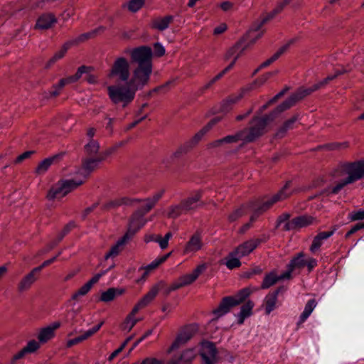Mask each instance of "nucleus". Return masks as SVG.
Masks as SVG:
<instances>
[{
  "mask_svg": "<svg viewBox=\"0 0 364 364\" xmlns=\"http://www.w3.org/2000/svg\"><path fill=\"white\" fill-rule=\"evenodd\" d=\"M137 312L138 311H134V308L133 307L132 311L127 316L122 324V329L123 331L129 332L136 324V323L141 320V318H138L136 317Z\"/></svg>",
  "mask_w": 364,
  "mask_h": 364,
  "instance_id": "nucleus-33",
  "label": "nucleus"
},
{
  "mask_svg": "<svg viewBox=\"0 0 364 364\" xmlns=\"http://www.w3.org/2000/svg\"><path fill=\"white\" fill-rule=\"evenodd\" d=\"M196 355L195 348H188L183 350L176 360H178L179 363L188 364L196 358Z\"/></svg>",
  "mask_w": 364,
  "mask_h": 364,
  "instance_id": "nucleus-41",
  "label": "nucleus"
},
{
  "mask_svg": "<svg viewBox=\"0 0 364 364\" xmlns=\"http://www.w3.org/2000/svg\"><path fill=\"white\" fill-rule=\"evenodd\" d=\"M84 149L87 155L93 156L98 153L100 144L97 140L91 139L85 145Z\"/></svg>",
  "mask_w": 364,
  "mask_h": 364,
  "instance_id": "nucleus-44",
  "label": "nucleus"
},
{
  "mask_svg": "<svg viewBox=\"0 0 364 364\" xmlns=\"http://www.w3.org/2000/svg\"><path fill=\"white\" fill-rule=\"evenodd\" d=\"M155 53L158 56H162L165 54V48L160 43H156L154 44Z\"/></svg>",
  "mask_w": 364,
  "mask_h": 364,
  "instance_id": "nucleus-61",
  "label": "nucleus"
},
{
  "mask_svg": "<svg viewBox=\"0 0 364 364\" xmlns=\"http://www.w3.org/2000/svg\"><path fill=\"white\" fill-rule=\"evenodd\" d=\"M63 156V154H60L43 159L36 168V173L38 175L44 174L49 169L53 162L57 159L61 158Z\"/></svg>",
  "mask_w": 364,
  "mask_h": 364,
  "instance_id": "nucleus-28",
  "label": "nucleus"
},
{
  "mask_svg": "<svg viewBox=\"0 0 364 364\" xmlns=\"http://www.w3.org/2000/svg\"><path fill=\"white\" fill-rule=\"evenodd\" d=\"M204 246L202 235L199 232L192 235L183 247V255H193L201 250Z\"/></svg>",
  "mask_w": 364,
  "mask_h": 364,
  "instance_id": "nucleus-15",
  "label": "nucleus"
},
{
  "mask_svg": "<svg viewBox=\"0 0 364 364\" xmlns=\"http://www.w3.org/2000/svg\"><path fill=\"white\" fill-rule=\"evenodd\" d=\"M244 213L245 212L243 208L237 209L229 215L228 220L230 222H234L242 217Z\"/></svg>",
  "mask_w": 364,
  "mask_h": 364,
  "instance_id": "nucleus-55",
  "label": "nucleus"
},
{
  "mask_svg": "<svg viewBox=\"0 0 364 364\" xmlns=\"http://www.w3.org/2000/svg\"><path fill=\"white\" fill-rule=\"evenodd\" d=\"M288 48L289 44H285L280 47L269 58L267 59L269 63L272 64L276 61L283 53L286 52Z\"/></svg>",
  "mask_w": 364,
  "mask_h": 364,
  "instance_id": "nucleus-50",
  "label": "nucleus"
},
{
  "mask_svg": "<svg viewBox=\"0 0 364 364\" xmlns=\"http://www.w3.org/2000/svg\"><path fill=\"white\" fill-rule=\"evenodd\" d=\"M207 268L205 264L198 265L191 273L181 275L176 281L180 288L193 283Z\"/></svg>",
  "mask_w": 364,
  "mask_h": 364,
  "instance_id": "nucleus-17",
  "label": "nucleus"
},
{
  "mask_svg": "<svg viewBox=\"0 0 364 364\" xmlns=\"http://www.w3.org/2000/svg\"><path fill=\"white\" fill-rule=\"evenodd\" d=\"M91 67L82 65L77 69L76 73L74 75L60 80L58 84L53 85V90L50 93L51 96L55 97L58 95L60 90L65 85L75 82L82 76L83 73H89Z\"/></svg>",
  "mask_w": 364,
  "mask_h": 364,
  "instance_id": "nucleus-12",
  "label": "nucleus"
},
{
  "mask_svg": "<svg viewBox=\"0 0 364 364\" xmlns=\"http://www.w3.org/2000/svg\"><path fill=\"white\" fill-rule=\"evenodd\" d=\"M123 53L130 55L132 60L138 63V66L133 70L127 82L136 91L142 89L149 83L152 73L151 49L141 46L133 49H125Z\"/></svg>",
  "mask_w": 364,
  "mask_h": 364,
  "instance_id": "nucleus-2",
  "label": "nucleus"
},
{
  "mask_svg": "<svg viewBox=\"0 0 364 364\" xmlns=\"http://www.w3.org/2000/svg\"><path fill=\"white\" fill-rule=\"evenodd\" d=\"M102 324H103V322H101L99 324L88 329L87 331L84 332L82 335H80L76 338H74L73 339L68 340L66 343V346L68 348H70L74 345H76L80 342H82V341L87 340L88 338L91 337L96 332H97L102 327Z\"/></svg>",
  "mask_w": 364,
  "mask_h": 364,
  "instance_id": "nucleus-24",
  "label": "nucleus"
},
{
  "mask_svg": "<svg viewBox=\"0 0 364 364\" xmlns=\"http://www.w3.org/2000/svg\"><path fill=\"white\" fill-rule=\"evenodd\" d=\"M361 229H364V223L355 224L348 230V232H346L345 237L348 238L351 235L355 233L357 231Z\"/></svg>",
  "mask_w": 364,
  "mask_h": 364,
  "instance_id": "nucleus-56",
  "label": "nucleus"
},
{
  "mask_svg": "<svg viewBox=\"0 0 364 364\" xmlns=\"http://www.w3.org/2000/svg\"><path fill=\"white\" fill-rule=\"evenodd\" d=\"M186 213L182 203L178 205H171L168 210L167 216L171 218H176L183 213Z\"/></svg>",
  "mask_w": 364,
  "mask_h": 364,
  "instance_id": "nucleus-45",
  "label": "nucleus"
},
{
  "mask_svg": "<svg viewBox=\"0 0 364 364\" xmlns=\"http://www.w3.org/2000/svg\"><path fill=\"white\" fill-rule=\"evenodd\" d=\"M173 19V16H166L164 17H158L153 20L151 26L153 28L160 31L167 29Z\"/></svg>",
  "mask_w": 364,
  "mask_h": 364,
  "instance_id": "nucleus-32",
  "label": "nucleus"
},
{
  "mask_svg": "<svg viewBox=\"0 0 364 364\" xmlns=\"http://www.w3.org/2000/svg\"><path fill=\"white\" fill-rule=\"evenodd\" d=\"M289 3H286V0H284L283 1H281L277 4L275 8L272 10V11L268 15L267 18H264L262 21L260 22L259 25L255 27H252L247 33V40L251 43H254L256 42L257 40H258L259 38L262 37L263 35V31L260 30V28L262 26V25L269 18H272L274 17L277 14L280 13L284 8Z\"/></svg>",
  "mask_w": 364,
  "mask_h": 364,
  "instance_id": "nucleus-10",
  "label": "nucleus"
},
{
  "mask_svg": "<svg viewBox=\"0 0 364 364\" xmlns=\"http://www.w3.org/2000/svg\"><path fill=\"white\" fill-rule=\"evenodd\" d=\"M300 119V115L295 114L289 119L286 120L283 124L277 129L276 132L277 137H283L290 129L294 127L295 124Z\"/></svg>",
  "mask_w": 364,
  "mask_h": 364,
  "instance_id": "nucleus-26",
  "label": "nucleus"
},
{
  "mask_svg": "<svg viewBox=\"0 0 364 364\" xmlns=\"http://www.w3.org/2000/svg\"><path fill=\"white\" fill-rule=\"evenodd\" d=\"M337 230V227H333L331 230L327 232H319L313 240L312 244L309 248L310 251L313 253L318 251L323 245L324 241L327 240L329 237L334 235Z\"/></svg>",
  "mask_w": 364,
  "mask_h": 364,
  "instance_id": "nucleus-22",
  "label": "nucleus"
},
{
  "mask_svg": "<svg viewBox=\"0 0 364 364\" xmlns=\"http://www.w3.org/2000/svg\"><path fill=\"white\" fill-rule=\"evenodd\" d=\"M200 354L203 364H214L216 362L217 349L211 342L201 343Z\"/></svg>",
  "mask_w": 364,
  "mask_h": 364,
  "instance_id": "nucleus-16",
  "label": "nucleus"
},
{
  "mask_svg": "<svg viewBox=\"0 0 364 364\" xmlns=\"http://www.w3.org/2000/svg\"><path fill=\"white\" fill-rule=\"evenodd\" d=\"M247 48V45L243 41H240L230 47L225 53L224 58L225 60H232L229 65L232 68L235 65L236 61L243 54Z\"/></svg>",
  "mask_w": 364,
  "mask_h": 364,
  "instance_id": "nucleus-18",
  "label": "nucleus"
},
{
  "mask_svg": "<svg viewBox=\"0 0 364 364\" xmlns=\"http://www.w3.org/2000/svg\"><path fill=\"white\" fill-rule=\"evenodd\" d=\"M293 192L294 190L291 188V182L289 181L278 193L271 197L264 198L259 204L255 205L252 207L254 213L251 215L250 222L255 221L259 214L269 209L277 202L283 200L289 197Z\"/></svg>",
  "mask_w": 364,
  "mask_h": 364,
  "instance_id": "nucleus-7",
  "label": "nucleus"
},
{
  "mask_svg": "<svg viewBox=\"0 0 364 364\" xmlns=\"http://www.w3.org/2000/svg\"><path fill=\"white\" fill-rule=\"evenodd\" d=\"M39 348V343L35 340H32L30 341L23 348L27 353H31L36 351Z\"/></svg>",
  "mask_w": 364,
  "mask_h": 364,
  "instance_id": "nucleus-53",
  "label": "nucleus"
},
{
  "mask_svg": "<svg viewBox=\"0 0 364 364\" xmlns=\"http://www.w3.org/2000/svg\"><path fill=\"white\" fill-rule=\"evenodd\" d=\"M67 50H68V48L65 46H64L60 50L57 51L54 54V55L49 60L48 63V67L50 66L51 65L55 63L56 61H58V60L63 58V56L65 55V54L67 52Z\"/></svg>",
  "mask_w": 364,
  "mask_h": 364,
  "instance_id": "nucleus-48",
  "label": "nucleus"
},
{
  "mask_svg": "<svg viewBox=\"0 0 364 364\" xmlns=\"http://www.w3.org/2000/svg\"><path fill=\"white\" fill-rule=\"evenodd\" d=\"M153 333L152 330L147 331L139 339H138L133 345L132 348H131V350L134 349L141 342H142L144 339H146L147 337L151 336Z\"/></svg>",
  "mask_w": 364,
  "mask_h": 364,
  "instance_id": "nucleus-63",
  "label": "nucleus"
},
{
  "mask_svg": "<svg viewBox=\"0 0 364 364\" xmlns=\"http://www.w3.org/2000/svg\"><path fill=\"white\" fill-rule=\"evenodd\" d=\"M144 0H129L126 5L123 6H127V9L133 13L138 11L144 5Z\"/></svg>",
  "mask_w": 364,
  "mask_h": 364,
  "instance_id": "nucleus-46",
  "label": "nucleus"
},
{
  "mask_svg": "<svg viewBox=\"0 0 364 364\" xmlns=\"http://www.w3.org/2000/svg\"><path fill=\"white\" fill-rule=\"evenodd\" d=\"M200 194L197 193L195 196L188 198L182 202L186 212L194 210L202 205L200 202Z\"/></svg>",
  "mask_w": 364,
  "mask_h": 364,
  "instance_id": "nucleus-30",
  "label": "nucleus"
},
{
  "mask_svg": "<svg viewBox=\"0 0 364 364\" xmlns=\"http://www.w3.org/2000/svg\"><path fill=\"white\" fill-rule=\"evenodd\" d=\"M198 327L196 325H191L183 329L178 333L174 341L167 350V353L170 354L172 351L178 349L181 346L185 345L196 333Z\"/></svg>",
  "mask_w": 364,
  "mask_h": 364,
  "instance_id": "nucleus-11",
  "label": "nucleus"
},
{
  "mask_svg": "<svg viewBox=\"0 0 364 364\" xmlns=\"http://www.w3.org/2000/svg\"><path fill=\"white\" fill-rule=\"evenodd\" d=\"M105 30V28L101 26L100 28H98L96 30H94L91 32H88V33H83V34H81L79 37H78V41H83L86 39H88L92 36H94L99 31H103Z\"/></svg>",
  "mask_w": 364,
  "mask_h": 364,
  "instance_id": "nucleus-54",
  "label": "nucleus"
},
{
  "mask_svg": "<svg viewBox=\"0 0 364 364\" xmlns=\"http://www.w3.org/2000/svg\"><path fill=\"white\" fill-rule=\"evenodd\" d=\"M279 290L277 289L272 293L268 294L264 299L265 313L269 315L276 307Z\"/></svg>",
  "mask_w": 364,
  "mask_h": 364,
  "instance_id": "nucleus-35",
  "label": "nucleus"
},
{
  "mask_svg": "<svg viewBox=\"0 0 364 364\" xmlns=\"http://www.w3.org/2000/svg\"><path fill=\"white\" fill-rule=\"evenodd\" d=\"M289 214H284L280 216L278 220V225L284 224L283 229L286 231H291L299 229L296 223L295 218L291 220H289Z\"/></svg>",
  "mask_w": 364,
  "mask_h": 364,
  "instance_id": "nucleus-38",
  "label": "nucleus"
},
{
  "mask_svg": "<svg viewBox=\"0 0 364 364\" xmlns=\"http://www.w3.org/2000/svg\"><path fill=\"white\" fill-rule=\"evenodd\" d=\"M164 191H160L154 193L152 197L147 198L144 200L130 198L128 197H120L109 200L104 205V207L105 208H115L123 205H131L135 202H143L144 205H142L141 208L139 209V210H141V212L146 215L156 205L158 201L162 197Z\"/></svg>",
  "mask_w": 364,
  "mask_h": 364,
  "instance_id": "nucleus-6",
  "label": "nucleus"
},
{
  "mask_svg": "<svg viewBox=\"0 0 364 364\" xmlns=\"http://www.w3.org/2000/svg\"><path fill=\"white\" fill-rule=\"evenodd\" d=\"M33 153L34 151H27L23 152V154H20L18 156L16 157V159L14 161V163L19 164L22 162L23 160L29 158Z\"/></svg>",
  "mask_w": 364,
  "mask_h": 364,
  "instance_id": "nucleus-57",
  "label": "nucleus"
},
{
  "mask_svg": "<svg viewBox=\"0 0 364 364\" xmlns=\"http://www.w3.org/2000/svg\"><path fill=\"white\" fill-rule=\"evenodd\" d=\"M241 257H239L237 253L234 250L231 252L228 257L226 258L225 261V265L226 267L230 269H232L234 268H237L240 267L241 262L240 260Z\"/></svg>",
  "mask_w": 364,
  "mask_h": 364,
  "instance_id": "nucleus-42",
  "label": "nucleus"
},
{
  "mask_svg": "<svg viewBox=\"0 0 364 364\" xmlns=\"http://www.w3.org/2000/svg\"><path fill=\"white\" fill-rule=\"evenodd\" d=\"M218 122V119L216 118L212 119L207 125H205L193 136V138L191 140V143L193 145L196 144Z\"/></svg>",
  "mask_w": 364,
  "mask_h": 364,
  "instance_id": "nucleus-40",
  "label": "nucleus"
},
{
  "mask_svg": "<svg viewBox=\"0 0 364 364\" xmlns=\"http://www.w3.org/2000/svg\"><path fill=\"white\" fill-rule=\"evenodd\" d=\"M172 236L173 234L171 232L166 233L163 237L160 235H158L156 243L159 244L161 250H164L168 246V242Z\"/></svg>",
  "mask_w": 364,
  "mask_h": 364,
  "instance_id": "nucleus-47",
  "label": "nucleus"
},
{
  "mask_svg": "<svg viewBox=\"0 0 364 364\" xmlns=\"http://www.w3.org/2000/svg\"><path fill=\"white\" fill-rule=\"evenodd\" d=\"M180 289L176 281H174L168 287L165 288V287L162 289H164V294L166 295H168L171 291H176Z\"/></svg>",
  "mask_w": 364,
  "mask_h": 364,
  "instance_id": "nucleus-60",
  "label": "nucleus"
},
{
  "mask_svg": "<svg viewBox=\"0 0 364 364\" xmlns=\"http://www.w3.org/2000/svg\"><path fill=\"white\" fill-rule=\"evenodd\" d=\"M136 91L128 83L112 85L107 87V95L111 102L123 107L129 105L134 99Z\"/></svg>",
  "mask_w": 364,
  "mask_h": 364,
  "instance_id": "nucleus-5",
  "label": "nucleus"
},
{
  "mask_svg": "<svg viewBox=\"0 0 364 364\" xmlns=\"http://www.w3.org/2000/svg\"><path fill=\"white\" fill-rule=\"evenodd\" d=\"M131 77L130 63L124 56L117 57L112 63L107 77L115 81L127 82Z\"/></svg>",
  "mask_w": 364,
  "mask_h": 364,
  "instance_id": "nucleus-8",
  "label": "nucleus"
},
{
  "mask_svg": "<svg viewBox=\"0 0 364 364\" xmlns=\"http://www.w3.org/2000/svg\"><path fill=\"white\" fill-rule=\"evenodd\" d=\"M140 364H164V362L155 358L147 357L142 360Z\"/></svg>",
  "mask_w": 364,
  "mask_h": 364,
  "instance_id": "nucleus-58",
  "label": "nucleus"
},
{
  "mask_svg": "<svg viewBox=\"0 0 364 364\" xmlns=\"http://www.w3.org/2000/svg\"><path fill=\"white\" fill-rule=\"evenodd\" d=\"M348 219L350 221H357L364 220V209L352 211L348 214Z\"/></svg>",
  "mask_w": 364,
  "mask_h": 364,
  "instance_id": "nucleus-49",
  "label": "nucleus"
},
{
  "mask_svg": "<svg viewBox=\"0 0 364 364\" xmlns=\"http://www.w3.org/2000/svg\"><path fill=\"white\" fill-rule=\"evenodd\" d=\"M232 68V65L227 66L223 70H222L220 73H218L215 77H214L210 82H208L205 85V88L208 89L210 87L213 83H215L218 80L221 78L226 73H228Z\"/></svg>",
  "mask_w": 364,
  "mask_h": 364,
  "instance_id": "nucleus-52",
  "label": "nucleus"
},
{
  "mask_svg": "<svg viewBox=\"0 0 364 364\" xmlns=\"http://www.w3.org/2000/svg\"><path fill=\"white\" fill-rule=\"evenodd\" d=\"M269 236L263 235L262 238L250 239L240 245L235 251L237 253L239 257H243L250 254L260 243L268 240Z\"/></svg>",
  "mask_w": 364,
  "mask_h": 364,
  "instance_id": "nucleus-14",
  "label": "nucleus"
},
{
  "mask_svg": "<svg viewBox=\"0 0 364 364\" xmlns=\"http://www.w3.org/2000/svg\"><path fill=\"white\" fill-rule=\"evenodd\" d=\"M166 286L165 282L160 281L154 284L149 291L134 306V311H139L141 309L148 306L156 296L159 291Z\"/></svg>",
  "mask_w": 364,
  "mask_h": 364,
  "instance_id": "nucleus-13",
  "label": "nucleus"
},
{
  "mask_svg": "<svg viewBox=\"0 0 364 364\" xmlns=\"http://www.w3.org/2000/svg\"><path fill=\"white\" fill-rule=\"evenodd\" d=\"M295 220L299 229L317 223L316 218L306 215L296 217Z\"/></svg>",
  "mask_w": 364,
  "mask_h": 364,
  "instance_id": "nucleus-43",
  "label": "nucleus"
},
{
  "mask_svg": "<svg viewBox=\"0 0 364 364\" xmlns=\"http://www.w3.org/2000/svg\"><path fill=\"white\" fill-rule=\"evenodd\" d=\"M254 303L249 300L240 309V311L236 315L237 323L242 324L245 318L250 317L252 314Z\"/></svg>",
  "mask_w": 364,
  "mask_h": 364,
  "instance_id": "nucleus-31",
  "label": "nucleus"
},
{
  "mask_svg": "<svg viewBox=\"0 0 364 364\" xmlns=\"http://www.w3.org/2000/svg\"><path fill=\"white\" fill-rule=\"evenodd\" d=\"M92 70V68L91 67V70L89 73H85L86 75L85 80L90 84H95L97 82V78L95 75L91 74V71Z\"/></svg>",
  "mask_w": 364,
  "mask_h": 364,
  "instance_id": "nucleus-64",
  "label": "nucleus"
},
{
  "mask_svg": "<svg viewBox=\"0 0 364 364\" xmlns=\"http://www.w3.org/2000/svg\"><path fill=\"white\" fill-rule=\"evenodd\" d=\"M341 175L346 177L328 189V193H338L347 185L353 183L364 177V159L345 163L341 166Z\"/></svg>",
  "mask_w": 364,
  "mask_h": 364,
  "instance_id": "nucleus-3",
  "label": "nucleus"
},
{
  "mask_svg": "<svg viewBox=\"0 0 364 364\" xmlns=\"http://www.w3.org/2000/svg\"><path fill=\"white\" fill-rule=\"evenodd\" d=\"M60 326L59 321H55L39 331L38 338L41 343H46L55 336V331Z\"/></svg>",
  "mask_w": 364,
  "mask_h": 364,
  "instance_id": "nucleus-23",
  "label": "nucleus"
},
{
  "mask_svg": "<svg viewBox=\"0 0 364 364\" xmlns=\"http://www.w3.org/2000/svg\"><path fill=\"white\" fill-rule=\"evenodd\" d=\"M56 22V18L51 14H43L40 16L36 23V27L40 29H48Z\"/></svg>",
  "mask_w": 364,
  "mask_h": 364,
  "instance_id": "nucleus-34",
  "label": "nucleus"
},
{
  "mask_svg": "<svg viewBox=\"0 0 364 364\" xmlns=\"http://www.w3.org/2000/svg\"><path fill=\"white\" fill-rule=\"evenodd\" d=\"M145 214L141 210H136L132 216L128 231L126 233H129L130 238L142 227H144L148 220L144 218Z\"/></svg>",
  "mask_w": 364,
  "mask_h": 364,
  "instance_id": "nucleus-19",
  "label": "nucleus"
},
{
  "mask_svg": "<svg viewBox=\"0 0 364 364\" xmlns=\"http://www.w3.org/2000/svg\"><path fill=\"white\" fill-rule=\"evenodd\" d=\"M180 289L176 281H174L168 287L165 288V287L162 289H164V294L166 295H168L171 291H176Z\"/></svg>",
  "mask_w": 364,
  "mask_h": 364,
  "instance_id": "nucleus-59",
  "label": "nucleus"
},
{
  "mask_svg": "<svg viewBox=\"0 0 364 364\" xmlns=\"http://www.w3.org/2000/svg\"><path fill=\"white\" fill-rule=\"evenodd\" d=\"M102 161H104V158L100 157L87 159L83 161L82 167L77 171L78 174L81 175V176H83V178L85 180L86 178L98 167Z\"/></svg>",
  "mask_w": 364,
  "mask_h": 364,
  "instance_id": "nucleus-20",
  "label": "nucleus"
},
{
  "mask_svg": "<svg viewBox=\"0 0 364 364\" xmlns=\"http://www.w3.org/2000/svg\"><path fill=\"white\" fill-rule=\"evenodd\" d=\"M124 291V289L122 288H109L101 293L100 300L103 302H110L117 296L122 295Z\"/></svg>",
  "mask_w": 364,
  "mask_h": 364,
  "instance_id": "nucleus-29",
  "label": "nucleus"
},
{
  "mask_svg": "<svg viewBox=\"0 0 364 364\" xmlns=\"http://www.w3.org/2000/svg\"><path fill=\"white\" fill-rule=\"evenodd\" d=\"M161 264V262L159 259L156 258L146 266L141 267V269L145 270L144 276L149 274L150 272L156 269Z\"/></svg>",
  "mask_w": 364,
  "mask_h": 364,
  "instance_id": "nucleus-51",
  "label": "nucleus"
},
{
  "mask_svg": "<svg viewBox=\"0 0 364 364\" xmlns=\"http://www.w3.org/2000/svg\"><path fill=\"white\" fill-rule=\"evenodd\" d=\"M345 69L338 70L333 75L327 76L325 79L321 81L318 84L315 85L311 90H305L302 92H297L291 95L287 100L281 103L276 109L272 112L269 116L263 117H257L252 119V125L250 129H245L238 132L235 134L228 135L222 139H218L209 144L210 147L219 146L223 144L237 143L239 141L243 143H249L255 141L256 139L262 135L264 132L267 123L272 121L277 114L289 109L295 103L301 100L306 95L310 94L311 92L318 90L321 86L327 84L329 81L335 79L338 75L346 73Z\"/></svg>",
  "mask_w": 364,
  "mask_h": 364,
  "instance_id": "nucleus-1",
  "label": "nucleus"
},
{
  "mask_svg": "<svg viewBox=\"0 0 364 364\" xmlns=\"http://www.w3.org/2000/svg\"><path fill=\"white\" fill-rule=\"evenodd\" d=\"M85 181L76 171L70 178L60 179L55 183L48 191L46 198L48 200H60L80 187Z\"/></svg>",
  "mask_w": 364,
  "mask_h": 364,
  "instance_id": "nucleus-4",
  "label": "nucleus"
},
{
  "mask_svg": "<svg viewBox=\"0 0 364 364\" xmlns=\"http://www.w3.org/2000/svg\"><path fill=\"white\" fill-rule=\"evenodd\" d=\"M317 303L314 299L308 301L305 305L304 309L299 316L298 323H303L311 314L314 309L316 308Z\"/></svg>",
  "mask_w": 364,
  "mask_h": 364,
  "instance_id": "nucleus-39",
  "label": "nucleus"
},
{
  "mask_svg": "<svg viewBox=\"0 0 364 364\" xmlns=\"http://www.w3.org/2000/svg\"><path fill=\"white\" fill-rule=\"evenodd\" d=\"M125 348V344L122 343L121 346L114 350L108 358L109 361H112L116 356H117Z\"/></svg>",
  "mask_w": 364,
  "mask_h": 364,
  "instance_id": "nucleus-62",
  "label": "nucleus"
},
{
  "mask_svg": "<svg viewBox=\"0 0 364 364\" xmlns=\"http://www.w3.org/2000/svg\"><path fill=\"white\" fill-rule=\"evenodd\" d=\"M251 294V291L248 288H244L239 291L235 296L224 297L218 307L213 311L214 315L213 319H218L221 316L225 315L230 311L232 307L241 304Z\"/></svg>",
  "mask_w": 364,
  "mask_h": 364,
  "instance_id": "nucleus-9",
  "label": "nucleus"
},
{
  "mask_svg": "<svg viewBox=\"0 0 364 364\" xmlns=\"http://www.w3.org/2000/svg\"><path fill=\"white\" fill-rule=\"evenodd\" d=\"M306 266V259H304V254L303 252L299 253L294 257L288 264L287 271L285 272L287 279H289L291 274L295 269H300Z\"/></svg>",
  "mask_w": 364,
  "mask_h": 364,
  "instance_id": "nucleus-25",
  "label": "nucleus"
},
{
  "mask_svg": "<svg viewBox=\"0 0 364 364\" xmlns=\"http://www.w3.org/2000/svg\"><path fill=\"white\" fill-rule=\"evenodd\" d=\"M282 279H287V274L285 273L280 276H277L274 272H270L264 277L261 284V288L263 289H268L273 286L277 281Z\"/></svg>",
  "mask_w": 364,
  "mask_h": 364,
  "instance_id": "nucleus-36",
  "label": "nucleus"
},
{
  "mask_svg": "<svg viewBox=\"0 0 364 364\" xmlns=\"http://www.w3.org/2000/svg\"><path fill=\"white\" fill-rule=\"evenodd\" d=\"M130 240V235H129V233H125V235L120 238L115 245H114L109 251L105 254V259L107 260L109 258L115 257L117 256L121 250L120 247L124 245L128 240Z\"/></svg>",
  "mask_w": 364,
  "mask_h": 364,
  "instance_id": "nucleus-27",
  "label": "nucleus"
},
{
  "mask_svg": "<svg viewBox=\"0 0 364 364\" xmlns=\"http://www.w3.org/2000/svg\"><path fill=\"white\" fill-rule=\"evenodd\" d=\"M107 271L108 269L94 275L87 282H86L75 294H73L72 296V299L75 300L78 296L86 295L90 291L92 286L96 284L100 280V279L107 272Z\"/></svg>",
  "mask_w": 364,
  "mask_h": 364,
  "instance_id": "nucleus-21",
  "label": "nucleus"
},
{
  "mask_svg": "<svg viewBox=\"0 0 364 364\" xmlns=\"http://www.w3.org/2000/svg\"><path fill=\"white\" fill-rule=\"evenodd\" d=\"M36 280L37 277L33 276V273L29 272L25 275L18 283V289L19 291H25L29 289Z\"/></svg>",
  "mask_w": 364,
  "mask_h": 364,
  "instance_id": "nucleus-37",
  "label": "nucleus"
}]
</instances>
